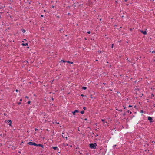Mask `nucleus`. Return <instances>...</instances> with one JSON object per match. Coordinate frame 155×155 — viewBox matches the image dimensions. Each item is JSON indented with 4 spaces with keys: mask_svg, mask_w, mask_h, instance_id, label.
I'll use <instances>...</instances> for the list:
<instances>
[{
    "mask_svg": "<svg viewBox=\"0 0 155 155\" xmlns=\"http://www.w3.org/2000/svg\"><path fill=\"white\" fill-rule=\"evenodd\" d=\"M61 61L62 62H65V61H64V60H61Z\"/></svg>",
    "mask_w": 155,
    "mask_h": 155,
    "instance_id": "nucleus-16",
    "label": "nucleus"
},
{
    "mask_svg": "<svg viewBox=\"0 0 155 155\" xmlns=\"http://www.w3.org/2000/svg\"><path fill=\"white\" fill-rule=\"evenodd\" d=\"M116 146V145H114V146Z\"/></svg>",
    "mask_w": 155,
    "mask_h": 155,
    "instance_id": "nucleus-34",
    "label": "nucleus"
},
{
    "mask_svg": "<svg viewBox=\"0 0 155 155\" xmlns=\"http://www.w3.org/2000/svg\"><path fill=\"white\" fill-rule=\"evenodd\" d=\"M16 92H18V90H16Z\"/></svg>",
    "mask_w": 155,
    "mask_h": 155,
    "instance_id": "nucleus-26",
    "label": "nucleus"
},
{
    "mask_svg": "<svg viewBox=\"0 0 155 155\" xmlns=\"http://www.w3.org/2000/svg\"><path fill=\"white\" fill-rule=\"evenodd\" d=\"M65 138H66V139H67V138H68V137H65Z\"/></svg>",
    "mask_w": 155,
    "mask_h": 155,
    "instance_id": "nucleus-29",
    "label": "nucleus"
},
{
    "mask_svg": "<svg viewBox=\"0 0 155 155\" xmlns=\"http://www.w3.org/2000/svg\"><path fill=\"white\" fill-rule=\"evenodd\" d=\"M81 96H84V95L83 94H81Z\"/></svg>",
    "mask_w": 155,
    "mask_h": 155,
    "instance_id": "nucleus-27",
    "label": "nucleus"
},
{
    "mask_svg": "<svg viewBox=\"0 0 155 155\" xmlns=\"http://www.w3.org/2000/svg\"><path fill=\"white\" fill-rule=\"evenodd\" d=\"M79 112V111L77 110H75V111H73L72 112L73 114L74 115L75 114V113H77V112Z\"/></svg>",
    "mask_w": 155,
    "mask_h": 155,
    "instance_id": "nucleus-3",
    "label": "nucleus"
},
{
    "mask_svg": "<svg viewBox=\"0 0 155 155\" xmlns=\"http://www.w3.org/2000/svg\"><path fill=\"white\" fill-rule=\"evenodd\" d=\"M148 119V120H149L150 122H153L152 118L151 117H149Z\"/></svg>",
    "mask_w": 155,
    "mask_h": 155,
    "instance_id": "nucleus-4",
    "label": "nucleus"
},
{
    "mask_svg": "<svg viewBox=\"0 0 155 155\" xmlns=\"http://www.w3.org/2000/svg\"><path fill=\"white\" fill-rule=\"evenodd\" d=\"M154 51H152V53H154Z\"/></svg>",
    "mask_w": 155,
    "mask_h": 155,
    "instance_id": "nucleus-31",
    "label": "nucleus"
},
{
    "mask_svg": "<svg viewBox=\"0 0 155 155\" xmlns=\"http://www.w3.org/2000/svg\"><path fill=\"white\" fill-rule=\"evenodd\" d=\"M91 98H93V97H91Z\"/></svg>",
    "mask_w": 155,
    "mask_h": 155,
    "instance_id": "nucleus-33",
    "label": "nucleus"
},
{
    "mask_svg": "<svg viewBox=\"0 0 155 155\" xmlns=\"http://www.w3.org/2000/svg\"><path fill=\"white\" fill-rule=\"evenodd\" d=\"M62 137H64V136H63V135H62Z\"/></svg>",
    "mask_w": 155,
    "mask_h": 155,
    "instance_id": "nucleus-32",
    "label": "nucleus"
},
{
    "mask_svg": "<svg viewBox=\"0 0 155 155\" xmlns=\"http://www.w3.org/2000/svg\"><path fill=\"white\" fill-rule=\"evenodd\" d=\"M83 109L84 110H86V107H84Z\"/></svg>",
    "mask_w": 155,
    "mask_h": 155,
    "instance_id": "nucleus-18",
    "label": "nucleus"
},
{
    "mask_svg": "<svg viewBox=\"0 0 155 155\" xmlns=\"http://www.w3.org/2000/svg\"><path fill=\"white\" fill-rule=\"evenodd\" d=\"M28 144L30 145H34L35 146H37V144L35 143L31 142H30L28 143Z\"/></svg>",
    "mask_w": 155,
    "mask_h": 155,
    "instance_id": "nucleus-2",
    "label": "nucleus"
},
{
    "mask_svg": "<svg viewBox=\"0 0 155 155\" xmlns=\"http://www.w3.org/2000/svg\"><path fill=\"white\" fill-rule=\"evenodd\" d=\"M52 148L55 150L58 149V147H53Z\"/></svg>",
    "mask_w": 155,
    "mask_h": 155,
    "instance_id": "nucleus-9",
    "label": "nucleus"
},
{
    "mask_svg": "<svg viewBox=\"0 0 155 155\" xmlns=\"http://www.w3.org/2000/svg\"><path fill=\"white\" fill-rule=\"evenodd\" d=\"M37 146H42V145L40 144H37Z\"/></svg>",
    "mask_w": 155,
    "mask_h": 155,
    "instance_id": "nucleus-14",
    "label": "nucleus"
},
{
    "mask_svg": "<svg viewBox=\"0 0 155 155\" xmlns=\"http://www.w3.org/2000/svg\"><path fill=\"white\" fill-rule=\"evenodd\" d=\"M96 146L97 144L96 143H92L90 145V147L94 149L96 148Z\"/></svg>",
    "mask_w": 155,
    "mask_h": 155,
    "instance_id": "nucleus-1",
    "label": "nucleus"
},
{
    "mask_svg": "<svg viewBox=\"0 0 155 155\" xmlns=\"http://www.w3.org/2000/svg\"><path fill=\"white\" fill-rule=\"evenodd\" d=\"M84 120H87V118H85Z\"/></svg>",
    "mask_w": 155,
    "mask_h": 155,
    "instance_id": "nucleus-25",
    "label": "nucleus"
},
{
    "mask_svg": "<svg viewBox=\"0 0 155 155\" xmlns=\"http://www.w3.org/2000/svg\"><path fill=\"white\" fill-rule=\"evenodd\" d=\"M8 123H9V125L10 126H11V125L12 121L11 120H9L8 121Z\"/></svg>",
    "mask_w": 155,
    "mask_h": 155,
    "instance_id": "nucleus-7",
    "label": "nucleus"
},
{
    "mask_svg": "<svg viewBox=\"0 0 155 155\" xmlns=\"http://www.w3.org/2000/svg\"><path fill=\"white\" fill-rule=\"evenodd\" d=\"M140 31L142 33L144 34V35H146L147 34V32L146 31H143L142 30H140Z\"/></svg>",
    "mask_w": 155,
    "mask_h": 155,
    "instance_id": "nucleus-6",
    "label": "nucleus"
},
{
    "mask_svg": "<svg viewBox=\"0 0 155 155\" xmlns=\"http://www.w3.org/2000/svg\"><path fill=\"white\" fill-rule=\"evenodd\" d=\"M22 31L23 33H25V30L24 29H22Z\"/></svg>",
    "mask_w": 155,
    "mask_h": 155,
    "instance_id": "nucleus-11",
    "label": "nucleus"
},
{
    "mask_svg": "<svg viewBox=\"0 0 155 155\" xmlns=\"http://www.w3.org/2000/svg\"><path fill=\"white\" fill-rule=\"evenodd\" d=\"M125 1H126L127 0H125Z\"/></svg>",
    "mask_w": 155,
    "mask_h": 155,
    "instance_id": "nucleus-35",
    "label": "nucleus"
},
{
    "mask_svg": "<svg viewBox=\"0 0 155 155\" xmlns=\"http://www.w3.org/2000/svg\"><path fill=\"white\" fill-rule=\"evenodd\" d=\"M57 124H59V122H57Z\"/></svg>",
    "mask_w": 155,
    "mask_h": 155,
    "instance_id": "nucleus-30",
    "label": "nucleus"
},
{
    "mask_svg": "<svg viewBox=\"0 0 155 155\" xmlns=\"http://www.w3.org/2000/svg\"><path fill=\"white\" fill-rule=\"evenodd\" d=\"M84 111H82L81 112V114H84Z\"/></svg>",
    "mask_w": 155,
    "mask_h": 155,
    "instance_id": "nucleus-10",
    "label": "nucleus"
},
{
    "mask_svg": "<svg viewBox=\"0 0 155 155\" xmlns=\"http://www.w3.org/2000/svg\"><path fill=\"white\" fill-rule=\"evenodd\" d=\"M113 45H114V44H112V47L113 48Z\"/></svg>",
    "mask_w": 155,
    "mask_h": 155,
    "instance_id": "nucleus-21",
    "label": "nucleus"
},
{
    "mask_svg": "<svg viewBox=\"0 0 155 155\" xmlns=\"http://www.w3.org/2000/svg\"><path fill=\"white\" fill-rule=\"evenodd\" d=\"M41 16L42 17H43V15H41Z\"/></svg>",
    "mask_w": 155,
    "mask_h": 155,
    "instance_id": "nucleus-28",
    "label": "nucleus"
},
{
    "mask_svg": "<svg viewBox=\"0 0 155 155\" xmlns=\"http://www.w3.org/2000/svg\"><path fill=\"white\" fill-rule=\"evenodd\" d=\"M103 124L104 126H106L107 125V121H105L103 122Z\"/></svg>",
    "mask_w": 155,
    "mask_h": 155,
    "instance_id": "nucleus-5",
    "label": "nucleus"
},
{
    "mask_svg": "<svg viewBox=\"0 0 155 155\" xmlns=\"http://www.w3.org/2000/svg\"><path fill=\"white\" fill-rule=\"evenodd\" d=\"M101 120L103 122L105 121V120L104 119H102Z\"/></svg>",
    "mask_w": 155,
    "mask_h": 155,
    "instance_id": "nucleus-17",
    "label": "nucleus"
},
{
    "mask_svg": "<svg viewBox=\"0 0 155 155\" xmlns=\"http://www.w3.org/2000/svg\"><path fill=\"white\" fill-rule=\"evenodd\" d=\"M22 99H20V101H22Z\"/></svg>",
    "mask_w": 155,
    "mask_h": 155,
    "instance_id": "nucleus-23",
    "label": "nucleus"
},
{
    "mask_svg": "<svg viewBox=\"0 0 155 155\" xmlns=\"http://www.w3.org/2000/svg\"><path fill=\"white\" fill-rule=\"evenodd\" d=\"M31 103V101H29L28 102V104H30V103Z\"/></svg>",
    "mask_w": 155,
    "mask_h": 155,
    "instance_id": "nucleus-15",
    "label": "nucleus"
},
{
    "mask_svg": "<svg viewBox=\"0 0 155 155\" xmlns=\"http://www.w3.org/2000/svg\"><path fill=\"white\" fill-rule=\"evenodd\" d=\"M86 88H87L86 87H83V89L84 90H86Z\"/></svg>",
    "mask_w": 155,
    "mask_h": 155,
    "instance_id": "nucleus-13",
    "label": "nucleus"
},
{
    "mask_svg": "<svg viewBox=\"0 0 155 155\" xmlns=\"http://www.w3.org/2000/svg\"><path fill=\"white\" fill-rule=\"evenodd\" d=\"M87 33L88 34H90V31H88L87 32Z\"/></svg>",
    "mask_w": 155,
    "mask_h": 155,
    "instance_id": "nucleus-19",
    "label": "nucleus"
},
{
    "mask_svg": "<svg viewBox=\"0 0 155 155\" xmlns=\"http://www.w3.org/2000/svg\"><path fill=\"white\" fill-rule=\"evenodd\" d=\"M22 45L23 46H27L28 45V44L27 43H23L22 44Z\"/></svg>",
    "mask_w": 155,
    "mask_h": 155,
    "instance_id": "nucleus-8",
    "label": "nucleus"
},
{
    "mask_svg": "<svg viewBox=\"0 0 155 155\" xmlns=\"http://www.w3.org/2000/svg\"><path fill=\"white\" fill-rule=\"evenodd\" d=\"M26 98H28V97L27 96H26Z\"/></svg>",
    "mask_w": 155,
    "mask_h": 155,
    "instance_id": "nucleus-22",
    "label": "nucleus"
},
{
    "mask_svg": "<svg viewBox=\"0 0 155 155\" xmlns=\"http://www.w3.org/2000/svg\"><path fill=\"white\" fill-rule=\"evenodd\" d=\"M132 107V106L131 105H129V107Z\"/></svg>",
    "mask_w": 155,
    "mask_h": 155,
    "instance_id": "nucleus-20",
    "label": "nucleus"
},
{
    "mask_svg": "<svg viewBox=\"0 0 155 155\" xmlns=\"http://www.w3.org/2000/svg\"><path fill=\"white\" fill-rule=\"evenodd\" d=\"M21 104V103L20 102H19L18 103V104Z\"/></svg>",
    "mask_w": 155,
    "mask_h": 155,
    "instance_id": "nucleus-24",
    "label": "nucleus"
},
{
    "mask_svg": "<svg viewBox=\"0 0 155 155\" xmlns=\"http://www.w3.org/2000/svg\"><path fill=\"white\" fill-rule=\"evenodd\" d=\"M67 62L68 63H70V64H72L73 63V62H70V61H67Z\"/></svg>",
    "mask_w": 155,
    "mask_h": 155,
    "instance_id": "nucleus-12",
    "label": "nucleus"
}]
</instances>
